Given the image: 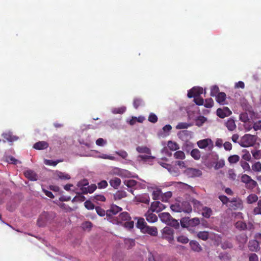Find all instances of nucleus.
Here are the masks:
<instances>
[{"instance_id": "f257e3e1", "label": "nucleus", "mask_w": 261, "mask_h": 261, "mask_svg": "<svg viewBox=\"0 0 261 261\" xmlns=\"http://www.w3.org/2000/svg\"><path fill=\"white\" fill-rule=\"evenodd\" d=\"M170 208L173 212L178 213L184 212L189 214L192 211V206L189 202L187 201H177L170 205Z\"/></svg>"}, {"instance_id": "f03ea898", "label": "nucleus", "mask_w": 261, "mask_h": 261, "mask_svg": "<svg viewBox=\"0 0 261 261\" xmlns=\"http://www.w3.org/2000/svg\"><path fill=\"white\" fill-rule=\"evenodd\" d=\"M256 136L249 134H245L240 139L239 142L240 146L243 147H248L252 146L256 141Z\"/></svg>"}, {"instance_id": "7ed1b4c3", "label": "nucleus", "mask_w": 261, "mask_h": 261, "mask_svg": "<svg viewBox=\"0 0 261 261\" xmlns=\"http://www.w3.org/2000/svg\"><path fill=\"white\" fill-rule=\"evenodd\" d=\"M200 224V220L198 218L190 219L189 217L182 218L180 220L181 226L184 227H194Z\"/></svg>"}, {"instance_id": "20e7f679", "label": "nucleus", "mask_w": 261, "mask_h": 261, "mask_svg": "<svg viewBox=\"0 0 261 261\" xmlns=\"http://www.w3.org/2000/svg\"><path fill=\"white\" fill-rule=\"evenodd\" d=\"M131 217L129 216V214L127 212H122L119 214V216L113 218V220L112 221L113 223H116L117 224H121L123 222H126L127 220H130Z\"/></svg>"}, {"instance_id": "39448f33", "label": "nucleus", "mask_w": 261, "mask_h": 261, "mask_svg": "<svg viewBox=\"0 0 261 261\" xmlns=\"http://www.w3.org/2000/svg\"><path fill=\"white\" fill-rule=\"evenodd\" d=\"M49 220L50 217L49 214L47 212H43L38 219L37 224L39 227H44L48 222Z\"/></svg>"}, {"instance_id": "423d86ee", "label": "nucleus", "mask_w": 261, "mask_h": 261, "mask_svg": "<svg viewBox=\"0 0 261 261\" xmlns=\"http://www.w3.org/2000/svg\"><path fill=\"white\" fill-rule=\"evenodd\" d=\"M185 174L189 177H195L201 176L202 172L198 169L188 168L185 171Z\"/></svg>"}, {"instance_id": "0eeeda50", "label": "nucleus", "mask_w": 261, "mask_h": 261, "mask_svg": "<svg viewBox=\"0 0 261 261\" xmlns=\"http://www.w3.org/2000/svg\"><path fill=\"white\" fill-rule=\"evenodd\" d=\"M165 208L166 206L158 201L153 202L150 207L151 212L156 213H159Z\"/></svg>"}, {"instance_id": "6e6552de", "label": "nucleus", "mask_w": 261, "mask_h": 261, "mask_svg": "<svg viewBox=\"0 0 261 261\" xmlns=\"http://www.w3.org/2000/svg\"><path fill=\"white\" fill-rule=\"evenodd\" d=\"M203 93V89L201 87H193L188 93V97L189 98L199 96Z\"/></svg>"}, {"instance_id": "1a4fd4ad", "label": "nucleus", "mask_w": 261, "mask_h": 261, "mask_svg": "<svg viewBox=\"0 0 261 261\" xmlns=\"http://www.w3.org/2000/svg\"><path fill=\"white\" fill-rule=\"evenodd\" d=\"M122 211V208L116 205H112L110 210H107L106 212V216L107 217L110 219L114 215H116L118 212H121Z\"/></svg>"}, {"instance_id": "9d476101", "label": "nucleus", "mask_w": 261, "mask_h": 261, "mask_svg": "<svg viewBox=\"0 0 261 261\" xmlns=\"http://www.w3.org/2000/svg\"><path fill=\"white\" fill-rule=\"evenodd\" d=\"M142 229L143 230L141 232L144 233H147L153 237H156L158 235V229L155 226H150L147 225L145 227Z\"/></svg>"}, {"instance_id": "9b49d317", "label": "nucleus", "mask_w": 261, "mask_h": 261, "mask_svg": "<svg viewBox=\"0 0 261 261\" xmlns=\"http://www.w3.org/2000/svg\"><path fill=\"white\" fill-rule=\"evenodd\" d=\"M231 113V111L227 107H224L223 109L219 108L217 110V115L221 118L229 116Z\"/></svg>"}, {"instance_id": "f8f14e48", "label": "nucleus", "mask_w": 261, "mask_h": 261, "mask_svg": "<svg viewBox=\"0 0 261 261\" xmlns=\"http://www.w3.org/2000/svg\"><path fill=\"white\" fill-rule=\"evenodd\" d=\"M153 212L150 211V208L146 212L145 215L146 220L149 223H154L158 220V217L153 213Z\"/></svg>"}, {"instance_id": "ddd939ff", "label": "nucleus", "mask_w": 261, "mask_h": 261, "mask_svg": "<svg viewBox=\"0 0 261 261\" xmlns=\"http://www.w3.org/2000/svg\"><path fill=\"white\" fill-rule=\"evenodd\" d=\"M229 207L233 210L241 208L242 207L241 200H238L236 198L232 199L229 201Z\"/></svg>"}, {"instance_id": "4468645a", "label": "nucleus", "mask_w": 261, "mask_h": 261, "mask_svg": "<svg viewBox=\"0 0 261 261\" xmlns=\"http://www.w3.org/2000/svg\"><path fill=\"white\" fill-rule=\"evenodd\" d=\"M135 199L137 202L149 204L150 198L147 194H144L135 197Z\"/></svg>"}, {"instance_id": "2eb2a0df", "label": "nucleus", "mask_w": 261, "mask_h": 261, "mask_svg": "<svg viewBox=\"0 0 261 261\" xmlns=\"http://www.w3.org/2000/svg\"><path fill=\"white\" fill-rule=\"evenodd\" d=\"M97 188L95 184H91L87 187H82L81 190L82 194H87L93 193Z\"/></svg>"}, {"instance_id": "dca6fc26", "label": "nucleus", "mask_w": 261, "mask_h": 261, "mask_svg": "<svg viewBox=\"0 0 261 261\" xmlns=\"http://www.w3.org/2000/svg\"><path fill=\"white\" fill-rule=\"evenodd\" d=\"M24 175L25 177H27V178L31 180L34 181L37 179V174L34 171L31 170H28L24 171Z\"/></svg>"}, {"instance_id": "f3484780", "label": "nucleus", "mask_w": 261, "mask_h": 261, "mask_svg": "<svg viewBox=\"0 0 261 261\" xmlns=\"http://www.w3.org/2000/svg\"><path fill=\"white\" fill-rule=\"evenodd\" d=\"M225 126L229 131H233L236 129L237 126L234 119L229 118L225 123Z\"/></svg>"}, {"instance_id": "a211bd4d", "label": "nucleus", "mask_w": 261, "mask_h": 261, "mask_svg": "<svg viewBox=\"0 0 261 261\" xmlns=\"http://www.w3.org/2000/svg\"><path fill=\"white\" fill-rule=\"evenodd\" d=\"M48 144L45 141H39L34 144L33 148L37 150H42L47 148Z\"/></svg>"}, {"instance_id": "6ab92c4d", "label": "nucleus", "mask_w": 261, "mask_h": 261, "mask_svg": "<svg viewBox=\"0 0 261 261\" xmlns=\"http://www.w3.org/2000/svg\"><path fill=\"white\" fill-rule=\"evenodd\" d=\"M159 216L161 220L167 224L170 222L172 218L170 214L168 213H162L159 214Z\"/></svg>"}, {"instance_id": "aec40b11", "label": "nucleus", "mask_w": 261, "mask_h": 261, "mask_svg": "<svg viewBox=\"0 0 261 261\" xmlns=\"http://www.w3.org/2000/svg\"><path fill=\"white\" fill-rule=\"evenodd\" d=\"M248 248L251 251H256L259 248L258 242L255 240L249 241L248 244Z\"/></svg>"}, {"instance_id": "412c9836", "label": "nucleus", "mask_w": 261, "mask_h": 261, "mask_svg": "<svg viewBox=\"0 0 261 261\" xmlns=\"http://www.w3.org/2000/svg\"><path fill=\"white\" fill-rule=\"evenodd\" d=\"M164 257L158 254H153L149 252L148 254V261H163Z\"/></svg>"}, {"instance_id": "4be33fe9", "label": "nucleus", "mask_w": 261, "mask_h": 261, "mask_svg": "<svg viewBox=\"0 0 261 261\" xmlns=\"http://www.w3.org/2000/svg\"><path fill=\"white\" fill-rule=\"evenodd\" d=\"M226 95L224 92H219L216 96L217 102L221 105H224L226 100Z\"/></svg>"}, {"instance_id": "5701e85b", "label": "nucleus", "mask_w": 261, "mask_h": 261, "mask_svg": "<svg viewBox=\"0 0 261 261\" xmlns=\"http://www.w3.org/2000/svg\"><path fill=\"white\" fill-rule=\"evenodd\" d=\"M109 182L111 187L114 189H117L120 185L121 181L118 177H114L110 180Z\"/></svg>"}, {"instance_id": "b1692460", "label": "nucleus", "mask_w": 261, "mask_h": 261, "mask_svg": "<svg viewBox=\"0 0 261 261\" xmlns=\"http://www.w3.org/2000/svg\"><path fill=\"white\" fill-rule=\"evenodd\" d=\"M191 249L196 252L200 251L202 249L200 244L196 241H192L190 243Z\"/></svg>"}, {"instance_id": "393cba45", "label": "nucleus", "mask_w": 261, "mask_h": 261, "mask_svg": "<svg viewBox=\"0 0 261 261\" xmlns=\"http://www.w3.org/2000/svg\"><path fill=\"white\" fill-rule=\"evenodd\" d=\"M3 138L9 142L16 141L18 137L13 136L11 133H6L3 134Z\"/></svg>"}, {"instance_id": "a878e982", "label": "nucleus", "mask_w": 261, "mask_h": 261, "mask_svg": "<svg viewBox=\"0 0 261 261\" xmlns=\"http://www.w3.org/2000/svg\"><path fill=\"white\" fill-rule=\"evenodd\" d=\"M212 214L213 211L211 208L207 206H204L202 208V215L204 217L209 218Z\"/></svg>"}, {"instance_id": "bb28decb", "label": "nucleus", "mask_w": 261, "mask_h": 261, "mask_svg": "<svg viewBox=\"0 0 261 261\" xmlns=\"http://www.w3.org/2000/svg\"><path fill=\"white\" fill-rule=\"evenodd\" d=\"M236 228L240 230H244L247 228V224L242 221H238L235 223Z\"/></svg>"}, {"instance_id": "cd10ccee", "label": "nucleus", "mask_w": 261, "mask_h": 261, "mask_svg": "<svg viewBox=\"0 0 261 261\" xmlns=\"http://www.w3.org/2000/svg\"><path fill=\"white\" fill-rule=\"evenodd\" d=\"M136 150L141 153H146L147 154H151V153L150 149L147 147L138 146L137 147Z\"/></svg>"}, {"instance_id": "c85d7f7f", "label": "nucleus", "mask_w": 261, "mask_h": 261, "mask_svg": "<svg viewBox=\"0 0 261 261\" xmlns=\"http://www.w3.org/2000/svg\"><path fill=\"white\" fill-rule=\"evenodd\" d=\"M144 104L142 99L141 98H135L133 101V106L137 109L139 107L142 106Z\"/></svg>"}, {"instance_id": "c756f323", "label": "nucleus", "mask_w": 261, "mask_h": 261, "mask_svg": "<svg viewBox=\"0 0 261 261\" xmlns=\"http://www.w3.org/2000/svg\"><path fill=\"white\" fill-rule=\"evenodd\" d=\"M209 141H211V140L207 139L201 140L197 142V145L200 148H205L208 145Z\"/></svg>"}, {"instance_id": "7c9ffc66", "label": "nucleus", "mask_w": 261, "mask_h": 261, "mask_svg": "<svg viewBox=\"0 0 261 261\" xmlns=\"http://www.w3.org/2000/svg\"><path fill=\"white\" fill-rule=\"evenodd\" d=\"M147 226V223L145 222L144 219L143 218H139L138 220L137 223V226L138 228H139L142 231L143 229L142 228L145 227Z\"/></svg>"}, {"instance_id": "2f4dec72", "label": "nucleus", "mask_w": 261, "mask_h": 261, "mask_svg": "<svg viewBox=\"0 0 261 261\" xmlns=\"http://www.w3.org/2000/svg\"><path fill=\"white\" fill-rule=\"evenodd\" d=\"M258 200V197L255 194H250L247 198V201L249 204H252Z\"/></svg>"}, {"instance_id": "473e14b6", "label": "nucleus", "mask_w": 261, "mask_h": 261, "mask_svg": "<svg viewBox=\"0 0 261 261\" xmlns=\"http://www.w3.org/2000/svg\"><path fill=\"white\" fill-rule=\"evenodd\" d=\"M191 155L196 160H198L201 157L200 151L198 149H193L191 152Z\"/></svg>"}, {"instance_id": "72a5a7b5", "label": "nucleus", "mask_w": 261, "mask_h": 261, "mask_svg": "<svg viewBox=\"0 0 261 261\" xmlns=\"http://www.w3.org/2000/svg\"><path fill=\"white\" fill-rule=\"evenodd\" d=\"M150 154L148 155H139L138 156V159H139L141 161H143L144 162L150 161L154 159V157Z\"/></svg>"}, {"instance_id": "f704fd0d", "label": "nucleus", "mask_w": 261, "mask_h": 261, "mask_svg": "<svg viewBox=\"0 0 261 261\" xmlns=\"http://www.w3.org/2000/svg\"><path fill=\"white\" fill-rule=\"evenodd\" d=\"M237 240L241 244H245L247 240L248 237L245 234H241L237 237Z\"/></svg>"}, {"instance_id": "c9c22d12", "label": "nucleus", "mask_w": 261, "mask_h": 261, "mask_svg": "<svg viewBox=\"0 0 261 261\" xmlns=\"http://www.w3.org/2000/svg\"><path fill=\"white\" fill-rule=\"evenodd\" d=\"M198 238L206 241L208 238V233L207 231H200L197 234Z\"/></svg>"}, {"instance_id": "e433bc0d", "label": "nucleus", "mask_w": 261, "mask_h": 261, "mask_svg": "<svg viewBox=\"0 0 261 261\" xmlns=\"http://www.w3.org/2000/svg\"><path fill=\"white\" fill-rule=\"evenodd\" d=\"M168 147L169 148L172 150H176L179 148L178 144L174 142H172V141H169L168 142Z\"/></svg>"}, {"instance_id": "4c0bfd02", "label": "nucleus", "mask_w": 261, "mask_h": 261, "mask_svg": "<svg viewBox=\"0 0 261 261\" xmlns=\"http://www.w3.org/2000/svg\"><path fill=\"white\" fill-rule=\"evenodd\" d=\"M167 225L172 226L176 229L178 228L179 227V224L178 221L173 219L172 217L171 218L170 222H168Z\"/></svg>"}, {"instance_id": "58836bf2", "label": "nucleus", "mask_w": 261, "mask_h": 261, "mask_svg": "<svg viewBox=\"0 0 261 261\" xmlns=\"http://www.w3.org/2000/svg\"><path fill=\"white\" fill-rule=\"evenodd\" d=\"M162 193L161 190L154 191L152 192V198L154 200H162Z\"/></svg>"}, {"instance_id": "ea45409f", "label": "nucleus", "mask_w": 261, "mask_h": 261, "mask_svg": "<svg viewBox=\"0 0 261 261\" xmlns=\"http://www.w3.org/2000/svg\"><path fill=\"white\" fill-rule=\"evenodd\" d=\"M239 156L236 154L231 155L228 159V161L230 164L236 163L239 161Z\"/></svg>"}, {"instance_id": "a19ab883", "label": "nucleus", "mask_w": 261, "mask_h": 261, "mask_svg": "<svg viewBox=\"0 0 261 261\" xmlns=\"http://www.w3.org/2000/svg\"><path fill=\"white\" fill-rule=\"evenodd\" d=\"M219 88L217 86H213L211 88V95L213 97L216 96L219 93Z\"/></svg>"}, {"instance_id": "79ce46f5", "label": "nucleus", "mask_w": 261, "mask_h": 261, "mask_svg": "<svg viewBox=\"0 0 261 261\" xmlns=\"http://www.w3.org/2000/svg\"><path fill=\"white\" fill-rule=\"evenodd\" d=\"M257 185L256 181L251 179L247 184L246 185V187L249 189H253Z\"/></svg>"}, {"instance_id": "37998d69", "label": "nucleus", "mask_w": 261, "mask_h": 261, "mask_svg": "<svg viewBox=\"0 0 261 261\" xmlns=\"http://www.w3.org/2000/svg\"><path fill=\"white\" fill-rule=\"evenodd\" d=\"M204 106L207 108H212L214 105V101L212 98L205 99Z\"/></svg>"}, {"instance_id": "c03bdc74", "label": "nucleus", "mask_w": 261, "mask_h": 261, "mask_svg": "<svg viewBox=\"0 0 261 261\" xmlns=\"http://www.w3.org/2000/svg\"><path fill=\"white\" fill-rule=\"evenodd\" d=\"M252 169L255 172L261 171V163L259 162H257L252 165Z\"/></svg>"}, {"instance_id": "a18cd8bd", "label": "nucleus", "mask_w": 261, "mask_h": 261, "mask_svg": "<svg viewBox=\"0 0 261 261\" xmlns=\"http://www.w3.org/2000/svg\"><path fill=\"white\" fill-rule=\"evenodd\" d=\"M174 156L175 159L182 160L185 158V154L182 151H177L174 153Z\"/></svg>"}, {"instance_id": "49530a36", "label": "nucleus", "mask_w": 261, "mask_h": 261, "mask_svg": "<svg viewBox=\"0 0 261 261\" xmlns=\"http://www.w3.org/2000/svg\"><path fill=\"white\" fill-rule=\"evenodd\" d=\"M240 120L244 123H246L249 120L248 114L247 113H242L240 115Z\"/></svg>"}, {"instance_id": "de8ad7c7", "label": "nucleus", "mask_w": 261, "mask_h": 261, "mask_svg": "<svg viewBox=\"0 0 261 261\" xmlns=\"http://www.w3.org/2000/svg\"><path fill=\"white\" fill-rule=\"evenodd\" d=\"M171 192H167L162 195V200L163 201H167L168 200L172 197Z\"/></svg>"}, {"instance_id": "09e8293b", "label": "nucleus", "mask_w": 261, "mask_h": 261, "mask_svg": "<svg viewBox=\"0 0 261 261\" xmlns=\"http://www.w3.org/2000/svg\"><path fill=\"white\" fill-rule=\"evenodd\" d=\"M241 166L245 171H250V167L249 164L246 162L241 160L240 161Z\"/></svg>"}, {"instance_id": "8fccbe9b", "label": "nucleus", "mask_w": 261, "mask_h": 261, "mask_svg": "<svg viewBox=\"0 0 261 261\" xmlns=\"http://www.w3.org/2000/svg\"><path fill=\"white\" fill-rule=\"evenodd\" d=\"M253 212L255 215H261V199L258 201L257 206L254 208Z\"/></svg>"}, {"instance_id": "3c124183", "label": "nucleus", "mask_w": 261, "mask_h": 261, "mask_svg": "<svg viewBox=\"0 0 261 261\" xmlns=\"http://www.w3.org/2000/svg\"><path fill=\"white\" fill-rule=\"evenodd\" d=\"M58 176L60 179L64 180L69 179L70 178V176L69 174L61 172H59L58 173Z\"/></svg>"}, {"instance_id": "603ef678", "label": "nucleus", "mask_w": 261, "mask_h": 261, "mask_svg": "<svg viewBox=\"0 0 261 261\" xmlns=\"http://www.w3.org/2000/svg\"><path fill=\"white\" fill-rule=\"evenodd\" d=\"M190 125L186 122H180L176 126V128L177 129L187 128Z\"/></svg>"}, {"instance_id": "864d4df0", "label": "nucleus", "mask_w": 261, "mask_h": 261, "mask_svg": "<svg viewBox=\"0 0 261 261\" xmlns=\"http://www.w3.org/2000/svg\"><path fill=\"white\" fill-rule=\"evenodd\" d=\"M237 175L233 169H229L228 171V177L232 180H234L236 178Z\"/></svg>"}, {"instance_id": "5fc2aeb1", "label": "nucleus", "mask_w": 261, "mask_h": 261, "mask_svg": "<svg viewBox=\"0 0 261 261\" xmlns=\"http://www.w3.org/2000/svg\"><path fill=\"white\" fill-rule=\"evenodd\" d=\"M92 226V224L90 221H86L82 223V228L84 230H90Z\"/></svg>"}, {"instance_id": "6e6d98bb", "label": "nucleus", "mask_w": 261, "mask_h": 261, "mask_svg": "<svg viewBox=\"0 0 261 261\" xmlns=\"http://www.w3.org/2000/svg\"><path fill=\"white\" fill-rule=\"evenodd\" d=\"M115 153L120 157H121L123 159H126L128 156L127 153L124 150H119L115 152Z\"/></svg>"}, {"instance_id": "4d7b16f0", "label": "nucleus", "mask_w": 261, "mask_h": 261, "mask_svg": "<svg viewBox=\"0 0 261 261\" xmlns=\"http://www.w3.org/2000/svg\"><path fill=\"white\" fill-rule=\"evenodd\" d=\"M84 205L87 209L89 210H93L95 207L94 204L89 200L86 201Z\"/></svg>"}, {"instance_id": "13d9d810", "label": "nucleus", "mask_w": 261, "mask_h": 261, "mask_svg": "<svg viewBox=\"0 0 261 261\" xmlns=\"http://www.w3.org/2000/svg\"><path fill=\"white\" fill-rule=\"evenodd\" d=\"M137 184V181L133 179L128 180L125 181V185L129 188L135 186Z\"/></svg>"}, {"instance_id": "bf43d9fd", "label": "nucleus", "mask_w": 261, "mask_h": 261, "mask_svg": "<svg viewBox=\"0 0 261 261\" xmlns=\"http://www.w3.org/2000/svg\"><path fill=\"white\" fill-rule=\"evenodd\" d=\"M97 214L100 216H104L106 215V211L99 206L95 207Z\"/></svg>"}, {"instance_id": "052dcab7", "label": "nucleus", "mask_w": 261, "mask_h": 261, "mask_svg": "<svg viewBox=\"0 0 261 261\" xmlns=\"http://www.w3.org/2000/svg\"><path fill=\"white\" fill-rule=\"evenodd\" d=\"M148 121L152 123H155L158 121V117L153 113H151L148 117Z\"/></svg>"}, {"instance_id": "680f3d73", "label": "nucleus", "mask_w": 261, "mask_h": 261, "mask_svg": "<svg viewBox=\"0 0 261 261\" xmlns=\"http://www.w3.org/2000/svg\"><path fill=\"white\" fill-rule=\"evenodd\" d=\"M251 179H252L251 177L247 174H243L241 177V181L245 185L247 184Z\"/></svg>"}, {"instance_id": "e2e57ef3", "label": "nucleus", "mask_w": 261, "mask_h": 261, "mask_svg": "<svg viewBox=\"0 0 261 261\" xmlns=\"http://www.w3.org/2000/svg\"><path fill=\"white\" fill-rule=\"evenodd\" d=\"M194 101L196 104L198 106H202L204 105L203 99L199 96L194 97Z\"/></svg>"}, {"instance_id": "0e129e2a", "label": "nucleus", "mask_w": 261, "mask_h": 261, "mask_svg": "<svg viewBox=\"0 0 261 261\" xmlns=\"http://www.w3.org/2000/svg\"><path fill=\"white\" fill-rule=\"evenodd\" d=\"M253 128L255 131L261 129V120H258L254 122L253 125Z\"/></svg>"}, {"instance_id": "69168bd1", "label": "nucleus", "mask_w": 261, "mask_h": 261, "mask_svg": "<svg viewBox=\"0 0 261 261\" xmlns=\"http://www.w3.org/2000/svg\"><path fill=\"white\" fill-rule=\"evenodd\" d=\"M206 120V119L204 116H200L198 117V118L196 120V125H198V126H200L203 123H204Z\"/></svg>"}, {"instance_id": "338daca9", "label": "nucleus", "mask_w": 261, "mask_h": 261, "mask_svg": "<svg viewBox=\"0 0 261 261\" xmlns=\"http://www.w3.org/2000/svg\"><path fill=\"white\" fill-rule=\"evenodd\" d=\"M219 199L221 201V202L224 204H226L228 203V202H229V201H230L229 198L225 195L219 196Z\"/></svg>"}, {"instance_id": "774afa93", "label": "nucleus", "mask_w": 261, "mask_h": 261, "mask_svg": "<svg viewBox=\"0 0 261 261\" xmlns=\"http://www.w3.org/2000/svg\"><path fill=\"white\" fill-rule=\"evenodd\" d=\"M253 156L255 159H259L261 158V151L260 150H255L251 151Z\"/></svg>"}]
</instances>
